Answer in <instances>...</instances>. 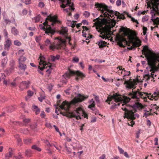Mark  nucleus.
<instances>
[{"mask_svg":"<svg viewBox=\"0 0 159 159\" xmlns=\"http://www.w3.org/2000/svg\"><path fill=\"white\" fill-rule=\"evenodd\" d=\"M47 20H49L52 22L51 25L52 26L54 25L56 23H60V22L57 20L56 16H52L49 15L46 18L45 22L43 23V24L44 25V26L42 24L39 25L40 28L45 31V33L46 34L52 36L54 34L55 32V29L52 28L51 25L48 24V22L47 21Z\"/></svg>","mask_w":159,"mask_h":159,"instance_id":"obj_1","label":"nucleus"},{"mask_svg":"<svg viewBox=\"0 0 159 159\" xmlns=\"http://www.w3.org/2000/svg\"><path fill=\"white\" fill-rule=\"evenodd\" d=\"M78 96L79 97L75 98L70 102L66 101H63L61 105L59 106V107L61 109L66 110L67 112L71 107V105H75L78 102H82L87 99L89 97V95H82L80 94H78Z\"/></svg>","mask_w":159,"mask_h":159,"instance_id":"obj_2","label":"nucleus"},{"mask_svg":"<svg viewBox=\"0 0 159 159\" xmlns=\"http://www.w3.org/2000/svg\"><path fill=\"white\" fill-rule=\"evenodd\" d=\"M148 48L147 46H144L142 51V54L145 55L146 58L148 65L151 69H152L156 67L157 62H159V55L153 56L152 54L147 53ZM158 67L159 68V63L158 65Z\"/></svg>","mask_w":159,"mask_h":159,"instance_id":"obj_3","label":"nucleus"},{"mask_svg":"<svg viewBox=\"0 0 159 159\" xmlns=\"http://www.w3.org/2000/svg\"><path fill=\"white\" fill-rule=\"evenodd\" d=\"M95 6L98 10L101 11L102 13L103 14L104 17L109 18L110 17L113 18V19L114 18V17H113L115 15L114 11L109 9L108 7L104 3L96 2Z\"/></svg>","mask_w":159,"mask_h":159,"instance_id":"obj_4","label":"nucleus"},{"mask_svg":"<svg viewBox=\"0 0 159 159\" xmlns=\"http://www.w3.org/2000/svg\"><path fill=\"white\" fill-rule=\"evenodd\" d=\"M122 100V98L120 95L115 93L112 96H108L106 102L109 104L111 103L113 104L110 107L111 109L113 110L116 108V106H120V102H121Z\"/></svg>","mask_w":159,"mask_h":159,"instance_id":"obj_5","label":"nucleus"},{"mask_svg":"<svg viewBox=\"0 0 159 159\" xmlns=\"http://www.w3.org/2000/svg\"><path fill=\"white\" fill-rule=\"evenodd\" d=\"M75 75H76L75 79L77 81L79 80V77L83 79L85 77V75L81 72L79 71H75L71 70L70 69H68V70L65 72L63 76L66 80H67L70 79L71 76Z\"/></svg>","mask_w":159,"mask_h":159,"instance_id":"obj_6","label":"nucleus"},{"mask_svg":"<svg viewBox=\"0 0 159 159\" xmlns=\"http://www.w3.org/2000/svg\"><path fill=\"white\" fill-rule=\"evenodd\" d=\"M69 115L70 117L75 118L77 120L81 119L80 116L81 115L84 116V117L85 118H88L87 114L81 107H78L73 112H69Z\"/></svg>","mask_w":159,"mask_h":159,"instance_id":"obj_7","label":"nucleus"},{"mask_svg":"<svg viewBox=\"0 0 159 159\" xmlns=\"http://www.w3.org/2000/svg\"><path fill=\"white\" fill-rule=\"evenodd\" d=\"M133 109L134 111V112L133 110H130L129 111V119L131 120H134L135 119L136 117L138 118L139 116V115L138 114H134V112H137V108H140L142 109L143 108V106L139 102H135L132 106H131Z\"/></svg>","mask_w":159,"mask_h":159,"instance_id":"obj_8","label":"nucleus"},{"mask_svg":"<svg viewBox=\"0 0 159 159\" xmlns=\"http://www.w3.org/2000/svg\"><path fill=\"white\" fill-rule=\"evenodd\" d=\"M129 97H125L124 100V102L126 103L128 102L131 98L133 99H136L137 101L139 100V97H143V93L138 91H134L133 90L132 92L129 93L128 95Z\"/></svg>","mask_w":159,"mask_h":159,"instance_id":"obj_9","label":"nucleus"},{"mask_svg":"<svg viewBox=\"0 0 159 159\" xmlns=\"http://www.w3.org/2000/svg\"><path fill=\"white\" fill-rule=\"evenodd\" d=\"M39 59H40L39 65L40 66L43 65V66L40 67V66H39V68L41 70H43L44 69L47 68L48 67V68L47 69L46 71L49 74H50L52 69V66L51 64L48 65V64L45 61V58L43 56H40L39 57Z\"/></svg>","mask_w":159,"mask_h":159,"instance_id":"obj_10","label":"nucleus"},{"mask_svg":"<svg viewBox=\"0 0 159 159\" xmlns=\"http://www.w3.org/2000/svg\"><path fill=\"white\" fill-rule=\"evenodd\" d=\"M111 26L109 25H105L104 26H102V32L104 33V35H102L101 37L102 39L107 38V36L110 34L112 33L110 30Z\"/></svg>","mask_w":159,"mask_h":159,"instance_id":"obj_11","label":"nucleus"},{"mask_svg":"<svg viewBox=\"0 0 159 159\" xmlns=\"http://www.w3.org/2000/svg\"><path fill=\"white\" fill-rule=\"evenodd\" d=\"M124 84L126 85V88L129 89H131L132 88L135 89V87H134V86L137 84L135 82V80H134V81H132L131 79L129 80L125 81Z\"/></svg>","mask_w":159,"mask_h":159,"instance_id":"obj_12","label":"nucleus"},{"mask_svg":"<svg viewBox=\"0 0 159 159\" xmlns=\"http://www.w3.org/2000/svg\"><path fill=\"white\" fill-rule=\"evenodd\" d=\"M127 43L126 39L122 37H120L118 39V44L120 47H125L124 45L127 44Z\"/></svg>","mask_w":159,"mask_h":159,"instance_id":"obj_13","label":"nucleus"},{"mask_svg":"<svg viewBox=\"0 0 159 159\" xmlns=\"http://www.w3.org/2000/svg\"><path fill=\"white\" fill-rule=\"evenodd\" d=\"M29 82L26 81H22L20 84L19 87L20 89L22 90L25 89H27L29 84Z\"/></svg>","mask_w":159,"mask_h":159,"instance_id":"obj_14","label":"nucleus"},{"mask_svg":"<svg viewBox=\"0 0 159 159\" xmlns=\"http://www.w3.org/2000/svg\"><path fill=\"white\" fill-rule=\"evenodd\" d=\"M61 43H60L54 45H50L49 46V49L52 50H54L55 49L59 50L61 49Z\"/></svg>","mask_w":159,"mask_h":159,"instance_id":"obj_15","label":"nucleus"},{"mask_svg":"<svg viewBox=\"0 0 159 159\" xmlns=\"http://www.w3.org/2000/svg\"><path fill=\"white\" fill-rule=\"evenodd\" d=\"M96 44L98 45L99 48H101L106 46L107 42L100 39L96 43Z\"/></svg>","mask_w":159,"mask_h":159,"instance_id":"obj_16","label":"nucleus"},{"mask_svg":"<svg viewBox=\"0 0 159 159\" xmlns=\"http://www.w3.org/2000/svg\"><path fill=\"white\" fill-rule=\"evenodd\" d=\"M11 45V40L9 39H7L5 42L4 49L9 50Z\"/></svg>","mask_w":159,"mask_h":159,"instance_id":"obj_17","label":"nucleus"},{"mask_svg":"<svg viewBox=\"0 0 159 159\" xmlns=\"http://www.w3.org/2000/svg\"><path fill=\"white\" fill-rule=\"evenodd\" d=\"M52 62H54L56 60H58L60 58V56L59 54H57L56 56L51 55L50 56Z\"/></svg>","mask_w":159,"mask_h":159,"instance_id":"obj_18","label":"nucleus"},{"mask_svg":"<svg viewBox=\"0 0 159 159\" xmlns=\"http://www.w3.org/2000/svg\"><path fill=\"white\" fill-rule=\"evenodd\" d=\"M68 31V29L66 27L62 28L59 32V33L62 35H65L67 34Z\"/></svg>","mask_w":159,"mask_h":159,"instance_id":"obj_19","label":"nucleus"},{"mask_svg":"<svg viewBox=\"0 0 159 159\" xmlns=\"http://www.w3.org/2000/svg\"><path fill=\"white\" fill-rule=\"evenodd\" d=\"M9 153H7L5 156V158L7 159L11 157L13 155V150L11 148H9Z\"/></svg>","mask_w":159,"mask_h":159,"instance_id":"obj_20","label":"nucleus"},{"mask_svg":"<svg viewBox=\"0 0 159 159\" xmlns=\"http://www.w3.org/2000/svg\"><path fill=\"white\" fill-rule=\"evenodd\" d=\"M11 31L12 34L15 36L19 34L18 30L15 27H13L12 28Z\"/></svg>","mask_w":159,"mask_h":159,"instance_id":"obj_21","label":"nucleus"},{"mask_svg":"<svg viewBox=\"0 0 159 159\" xmlns=\"http://www.w3.org/2000/svg\"><path fill=\"white\" fill-rule=\"evenodd\" d=\"M141 41L138 39H137L133 43V46L135 47H139L141 45Z\"/></svg>","mask_w":159,"mask_h":159,"instance_id":"obj_22","label":"nucleus"},{"mask_svg":"<svg viewBox=\"0 0 159 159\" xmlns=\"http://www.w3.org/2000/svg\"><path fill=\"white\" fill-rule=\"evenodd\" d=\"M19 67L21 70H25L27 68L26 65L24 64V63L19 62Z\"/></svg>","mask_w":159,"mask_h":159,"instance_id":"obj_23","label":"nucleus"},{"mask_svg":"<svg viewBox=\"0 0 159 159\" xmlns=\"http://www.w3.org/2000/svg\"><path fill=\"white\" fill-rule=\"evenodd\" d=\"M122 106H123V107H121V109L123 110L124 111H125V114H127L128 116H129V111H129L128 109L126 108V104H122Z\"/></svg>","mask_w":159,"mask_h":159,"instance_id":"obj_24","label":"nucleus"},{"mask_svg":"<svg viewBox=\"0 0 159 159\" xmlns=\"http://www.w3.org/2000/svg\"><path fill=\"white\" fill-rule=\"evenodd\" d=\"M122 106H123V107H121V109L123 110L124 111H125V114H127L128 116H129V111H129L128 109L126 108V104H122Z\"/></svg>","mask_w":159,"mask_h":159,"instance_id":"obj_25","label":"nucleus"},{"mask_svg":"<svg viewBox=\"0 0 159 159\" xmlns=\"http://www.w3.org/2000/svg\"><path fill=\"white\" fill-rule=\"evenodd\" d=\"M7 62V57H5L1 61V65L3 67H4Z\"/></svg>","mask_w":159,"mask_h":159,"instance_id":"obj_26","label":"nucleus"},{"mask_svg":"<svg viewBox=\"0 0 159 159\" xmlns=\"http://www.w3.org/2000/svg\"><path fill=\"white\" fill-rule=\"evenodd\" d=\"M23 142L25 144H29L32 143V140L31 139L26 138L24 139Z\"/></svg>","mask_w":159,"mask_h":159,"instance_id":"obj_27","label":"nucleus"},{"mask_svg":"<svg viewBox=\"0 0 159 159\" xmlns=\"http://www.w3.org/2000/svg\"><path fill=\"white\" fill-rule=\"evenodd\" d=\"M120 32H123L125 35H127L128 34L127 28L124 27H121L120 29Z\"/></svg>","mask_w":159,"mask_h":159,"instance_id":"obj_28","label":"nucleus"},{"mask_svg":"<svg viewBox=\"0 0 159 159\" xmlns=\"http://www.w3.org/2000/svg\"><path fill=\"white\" fill-rule=\"evenodd\" d=\"M82 28L83 29L82 31V36L85 38L86 37L87 34L85 33V31H87L89 30L88 28L86 26H82Z\"/></svg>","mask_w":159,"mask_h":159,"instance_id":"obj_29","label":"nucleus"},{"mask_svg":"<svg viewBox=\"0 0 159 159\" xmlns=\"http://www.w3.org/2000/svg\"><path fill=\"white\" fill-rule=\"evenodd\" d=\"M16 142L17 145L18 146H21L22 145V141L21 139L19 138V136L18 135H16Z\"/></svg>","mask_w":159,"mask_h":159,"instance_id":"obj_30","label":"nucleus"},{"mask_svg":"<svg viewBox=\"0 0 159 159\" xmlns=\"http://www.w3.org/2000/svg\"><path fill=\"white\" fill-rule=\"evenodd\" d=\"M15 109V107L13 106L9 107L7 108V111L8 112H11L14 111Z\"/></svg>","mask_w":159,"mask_h":159,"instance_id":"obj_31","label":"nucleus"},{"mask_svg":"<svg viewBox=\"0 0 159 159\" xmlns=\"http://www.w3.org/2000/svg\"><path fill=\"white\" fill-rule=\"evenodd\" d=\"M26 59L25 57L23 56H20L18 59V62H20L24 63V61H26Z\"/></svg>","mask_w":159,"mask_h":159,"instance_id":"obj_32","label":"nucleus"},{"mask_svg":"<svg viewBox=\"0 0 159 159\" xmlns=\"http://www.w3.org/2000/svg\"><path fill=\"white\" fill-rule=\"evenodd\" d=\"M33 108L34 111H36V115L39 113L40 111V110L38 108V107L37 106L35 105L33 106Z\"/></svg>","mask_w":159,"mask_h":159,"instance_id":"obj_33","label":"nucleus"},{"mask_svg":"<svg viewBox=\"0 0 159 159\" xmlns=\"http://www.w3.org/2000/svg\"><path fill=\"white\" fill-rule=\"evenodd\" d=\"M41 18V16L40 15H38L37 16L34 17L33 20H35V22L37 23L39 22L40 19Z\"/></svg>","mask_w":159,"mask_h":159,"instance_id":"obj_34","label":"nucleus"},{"mask_svg":"<svg viewBox=\"0 0 159 159\" xmlns=\"http://www.w3.org/2000/svg\"><path fill=\"white\" fill-rule=\"evenodd\" d=\"M31 148L32 149L36 150L39 152L41 150V149L38 147L36 145H34L32 146Z\"/></svg>","mask_w":159,"mask_h":159,"instance_id":"obj_35","label":"nucleus"},{"mask_svg":"<svg viewBox=\"0 0 159 159\" xmlns=\"http://www.w3.org/2000/svg\"><path fill=\"white\" fill-rule=\"evenodd\" d=\"M44 43H45V45L46 46H48L49 45H52L51 44V43L50 40L48 39H46L44 41Z\"/></svg>","mask_w":159,"mask_h":159,"instance_id":"obj_36","label":"nucleus"},{"mask_svg":"<svg viewBox=\"0 0 159 159\" xmlns=\"http://www.w3.org/2000/svg\"><path fill=\"white\" fill-rule=\"evenodd\" d=\"M151 20L155 24L159 25V18L158 17H157L155 20L152 18Z\"/></svg>","mask_w":159,"mask_h":159,"instance_id":"obj_37","label":"nucleus"},{"mask_svg":"<svg viewBox=\"0 0 159 159\" xmlns=\"http://www.w3.org/2000/svg\"><path fill=\"white\" fill-rule=\"evenodd\" d=\"M90 109L93 111H94V112L96 115L98 114L99 113V111L96 108L95 106L91 107Z\"/></svg>","mask_w":159,"mask_h":159,"instance_id":"obj_38","label":"nucleus"},{"mask_svg":"<svg viewBox=\"0 0 159 159\" xmlns=\"http://www.w3.org/2000/svg\"><path fill=\"white\" fill-rule=\"evenodd\" d=\"M117 18H119L120 19H122L123 20H124L125 19L124 16V14L123 13L119 15L118 16Z\"/></svg>","mask_w":159,"mask_h":159,"instance_id":"obj_39","label":"nucleus"},{"mask_svg":"<svg viewBox=\"0 0 159 159\" xmlns=\"http://www.w3.org/2000/svg\"><path fill=\"white\" fill-rule=\"evenodd\" d=\"M14 44L17 46H20L21 45V43L18 40H16L14 42Z\"/></svg>","mask_w":159,"mask_h":159,"instance_id":"obj_40","label":"nucleus"},{"mask_svg":"<svg viewBox=\"0 0 159 159\" xmlns=\"http://www.w3.org/2000/svg\"><path fill=\"white\" fill-rule=\"evenodd\" d=\"M3 34L4 37L6 39H7L8 38V33L6 29H4L3 30Z\"/></svg>","mask_w":159,"mask_h":159,"instance_id":"obj_41","label":"nucleus"},{"mask_svg":"<svg viewBox=\"0 0 159 159\" xmlns=\"http://www.w3.org/2000/svg\"><path fill=\"white\" fill-rule=\"evenodd\" d=\"M148 20V16H144L143 17L142 19L143 22H144L145 21H147Z\"/></svg>","mask_w":159,"mask_h":159,"instance_id":"obj_42","label":"nucleus"},{"mask_svg":"<svg viewBox=\"0 0 159 159\" xmlns=\"http://www.w3.org/2000/svg\"><path fill=\"white\" fill-rule=\"evenodd\" d=\"M23 121L26 124H28L30 121V119H26L24 118L23 119Z\"/></svg>","mask_w":159,"mask_h":159,"instance_id":"obj_43","label":"nucleus"},{"mask_svg":"<svg viewBox=\"0 0 159 159\" xmlns=\"http://www.w3.org/2000/svg\"><path fill=\"white\" fill-rule=\"evenodd\" d=\"M39 7L41 8H43L44 7V4L42 2H39L38 4Z\"/></svg>","mask_w":159,"mask_h":159,"instance_id":"obj_44","label":"nucleus"},{"mask_svg":"<svg viewBox=\"0 0 159 159\" xmlns=\"http://www.w3.org/2000/svg\"><path fill=\"white\" fill-rule=\"evenodd\" d=\"M37 125L36 124H33L30 125V128L33 129H36Z\"/></svg>","mask_w":159,"mask_h":159,"instance_id":"obj_45","label":"nucleus"},{"mask_svg":"<svg viewBox=\"0 0 159 159\" xmlns=\"http://www.w3.org/2000/svg\"><path fill=\"white\" fill-rule=\"evenodd\" d=\"M44 143L47 145L48 147V148H50L52 146V145L49 143L48 141V140H46L44 142Z\"/></svg>","mask_w":159,"mask_h":159,"instance_id":"obj_46","label":"nucleus"},{"mask_svg":"<svg viewBox=\"0 0 159 159\" xmlns=\"http://www.w3.org/2000/svg\"><path fill=\"white\" fill-rule=\"evenodd\" d=\"M130 74V72L129 71H126L124 74V76H123V79H125L124 77L125 76L129 75Z\"/></svg>","mask_w":159,"mask_h":159,"instance_id":"obj_47","label":"nucleus"},{"mask_svg":"<svg viewBox=\"0 0 159 159\" xmlns=\"http://www.w3.org/2000/svg\"><path fill=\"white\" fill-rule=\"evenodd\" d=\"M83 15L86 17H88L90 15V13L87 11H85L83 13Z\"/></svg>","mask_w":159,"mask_h":159,"instance_id":"obj_48","label":"nucleus"},{"mask_svg":"<svg viewBox=\"0 0 159 159\" xmlns=\"http://www.w3.org/2000/svg\"><path fill=\"white\" fill-rule=\"evenodd\" d=\"M151 106L152 108H155L157 111V110L158 108H159V107L157 106L156 104H151Z\"/></svg>","mask_w":159,"mask_h":159,"instance_id":"obj_49","label":"nucleus"},{"mask_svg":"<svg viewBox=\"0 0 159 159\" xmlns=\"http://www.w3.org/2000/svg\"><path fill=\"white\" fill-rule=\"evenodd\" d=\"M151 115H153V114L152 113H145L144 114L143 116H145L146 118L148 116Z\"/></svg>","mask_w":159,"mask_h":159,"instance_id":"obj_50","label":"nucleus"},{"mask_svg":"<svg viewBox=\"0 0 159 159\" xmlns=\"http://www.w3.org/2000/svg\"><path fill=\"white\" fill-rule=\"evenodd\" d=\"M47 153L49 155H51L52 153V152L51 151L50 149V148H48L47 149Z\"/></svg>","mask_w":159,"mask_h":159,"instance_id":"obj_51","label":"nucleus"},{"mask_svg":"<svg viewBox=\"0 0 159 159\" xmlns=\"http://www.w3.org/2000/svg\"><path fill=\"white\" fill-rule=\"evenodd\" d=\"M118 148L120 154H123L124 153V150L121 148H120V147L118 146Z\"/></svg>","mask_w":159,"mask_h":159,"instance_id":"obj_52","label":"nucleus"},{"mask_svg":"<svg viewBox=\"0 0 159 159\" xmlns=\"http://www.w3.org/2000/svg\"><path fill=\"white\" fill-rule=\"evenodd\" d=\"M73 61L76 63L78 62L79 61V59L78 57H74L72 60Z\"/></svg>","mask_w":159,"mask_h":159,"instance_id":"obj_53","label":"nucleus"},{"mask_svg":"<svg viewBox=\"0 0 159 159\" xmlns=\"http://www.w3.org/2000/svg\"><path fill=\"white\" fill-rule=\"evenodd\" d=\"M28 93V95L29 96H32L34 94V93L33 92L29 90L27 92Z\"/></svg>","mask_w":159,"mask_h":159,"instance_id":"obj_54","label":"nucleus"},{"mask_svg":"<svg viewBox=\"0 0 159 159\" xmlns=\"http://www.w3.org/2000/svg\"><path fill=\"white\" fill-rule=\"evenodd\" d=\"M65 148H66V150L68 152V153L71 154V149L67 148V147L66 145H65Z\"/></svg>","mask_w":159,"mask_h":159,"instance_id":"obj_55","label":"nucleus"},{"mask_svg":"<svg viewBox=\"0 0 159 159\" xmlns=\"http://www.w3.org/2000/svg\"><path fill=\"white\" fill-rule=\"evenodd\" d=\"M22 157V156L21 155L19 154V156L17 157H13V159H21Z\"/></svg>","mask_w":159,"mask_h":159,"instance_id":"obj_56","label":"nucleus"},{"mask_svg":"<svg viewBox=\"0 0 159 159\" xmlns=\"http://www.w3.org/2000/svg\"><path fill=\"white\" fill-rule=\"evenodd\" d=\"M121 3V1L120 0H117L116 2V5L117 6H120Z\"/></svg>","mask_w":159,"mask_h":159,"instance_id":"obj_57","label":"nucleus"},{"mask_svg":"<svg viewBox=\"0 0 159 159\" xmlns=\"http://www.w3.org/2000/svg\"><path fill=\"white\" fill-rule=\"evenodd\" d=\"M21 133H23L24 134H26L28 133V131L27 129H25L24 130H21Z\"/></svg>","mask_w":159,"mask_h":159,"instance_id":"obj_58","label":"nucleus"},{"mask_svg":"<svg viewBox=\"0 0 159 159\" xmlns=\"http://www.w3.org/2000/svg\"><path fill=\"white\" fill-rule=\"evenodd\" d=\"M45 125L47 127L49 128H51L52 127V126L50 123L47 122L45 123Z\"/></svg>","mask_w":159,"mask_h":159,"instance_id":"obj_59","label":"nucleus"},{"mask_svg":"<svg viewBox=\"0 0 159 159\" xmlns=\"http://www.w3.org/2000/svg\"><path fill=\"white\" fill-rule=\"evenodd\" d=\"M82 23L84 25H88V22L86 20H83L82 21Z\"/></svg>","mask_w":159,"mask_h":159,"instance_id":"obj_60","label":"nucleus"},{"mask_svg":"<svg viewBox=\"0 0 159 159\" xmlns=\"http://www.w3.org/2000/svg\"><path fill=\"white\" fill-rule=\"evenodd\" d=\"M31 0H25V3L26 5L30 4L31 3Z\"/></svg>","mask_w":159,"mask_h":159,"instance_id":"obj_61","label":"nucleus"},{"mask_svg":"<svg viewBox=\"0 0 159 159\" xmlns=\"http://www.w3.org/2000/svg\"><path fill=\"white\" fill-rule=\"evenodd\" d=\"M131 20L134 22H136V23L137 24H138L139 23V22H138V21L135 20L134 17H132L131 18Z\"/></svg>","mask_w":159,"mask_h":159,"instance_id":"obj_62","label":"nucleus"},{"mask_svg":"<svg viewBox=\"0 0 159 159\" xmlns=\"http://www.w3.org/2000/svg\"><path fill=\"white\" fill-rule=\"evenodd\" d=\"M45 99L44 97H40L38 98L39 100L41 102H42Z\"/></svg>","mask_w":159,"mask_h":159,"instance_id":"obj_63","label":"nucleus"},{"mask_svg":"<svg viewBox=\"0 0 159 159\" xmlns=\"http://www.w3.org/2000/svg\"><path fill=\"white\" fill-rule=\"evenodd\" d=\"M30 150H26L25 152V155L28 156L29 155L30 153Z\"/></svg>","mask_w":159,"mask_h":159,"instance_id":"obj_64","label":"nucleus"}]
</instances>
